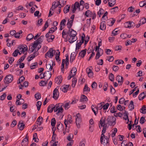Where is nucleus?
Returning a JSON list of instances; mask_svg holds the SVG:
<instances>
[{
  "mask_svg": "<svg viewBox=\"0 0 146 146\" xmlns=\"http://www.w3.org/2000/svg\"><path fill=\"white\" fill-rule=\"evenodd\" d=\"M26 54H25V55L21 56L18 60L17 62V63L19 64V63H21V62L23 61L26 57L25 55H26Z\"/></svg>",
  "mask_w": 146,
  "mask_h": 146,
  "instance_id": "obj_40",
  "label": "nucleus"
},
{
  "mask_svg": "<svg viewBox=\"0 0 146 146\" xmlns=\"http://www.w3.org/2000/svg\"><path fill=\"white\" fill-rule=\"evenodd\" d=\"M34 64L31 65L30 68L31 69H33L35 68L36 66L38 65V63L37 62H35L34 63Z\"/></svg>",
  "mask_w": 146,
  "mask_h": 146,
  "instance_id": "obj_58",
  "label": "nucleus"
},
{
  "mask_svg": "<svg viewBox=\"0 0 146 146\" xmlns=\"http://www.w3.org/2000/svg\"><path fill=\"white\" fill-rule=\"evenodd\" d=\"M13 80V76L11 74L6 76L4 79V82L5 84H8L11 82Z\"/></svg>",
  "mask_w": 146,
  "mask_h": 146,
  "instance_id": "obj_4",
  "label": "nucleus"
},
{
  "mask_svg": "<svg viewBox=\"0 0 146 146\" xmlns=\"http://www.w3.org/2000/svg\"><path fill=\"white\" fill-rule=\"evenodd\" d=\"M104 103V102H102L100 104H99L97 106V107L96 108V109L97 110V112H98V110H101L103 108V106L102 103Z\"/></svg>",
  "mask_w": 146,
  "mask_h": 146,
  "instance_id": "obj_29",
  "label": "nucleus"
},
{
  "mask_svg": "<svg viewBox=\"0 0 146 146\" xmlns=\"http://www.w3.org/2000/svg\"><path fill=\"white\" fill-rule=\"evenodd\" d=\"M47 81H41L40 82L39 85L41 86H44L47 84Z\"/></svg>",
  "mask_w": 146,
  "mask_h": 146,
  "instance_id": "obj_42",
  "label": "nucleus"
},
{
  "mask_svg": "<svg viewBox=\"0 0 146 146\" xmlns=\"http://www.w3.org/2000/svg\"><path fill=\"white\" fill-rule=\"evenodd\" d=\"M68 88V86L67 85H63L60 88V89L64 92H66Z\"/></svg>",
  "mask_w": 146,
  "mask_h": 146,
  "instance_id": "obj_20",
  "label": "nucleus"
},
{
  "mask_svg": "<svg viewBox=\"0 0 146 146\" xmlns=\"http://www.w3.org/2000/svg\"><path fill=\"white\" fill-rule=\"evenodd\" d=\"M105 21H103L100 23V28L102 30H104L105 29L106 26L105 25Z\"/></svg>",
  "mask_w": 146,
  "mask_h": 146,
  "instance_id": "obj_22",
  "label": "nucleus"
},
{
  "mask_svg": "<svg viewBox=\"0 0 146 146\" xmlns=\"http://www.w3.org/2000/svg\"><path fill=\"white\" fill-rule=\"evenodd\" d=\"M86 51L87 49H85L82 50L79 53V55H80L82 58H83L85 55Z\"/></svg>",
  "mask_w": 146,
  "mask_h": 146,
  "instance_id": "obj_26",
  "label": "nucleus"
},
{
  "mask_svg": "<svg viewBox=\"0 0 146 146\" xmlns=\"http://www.w3.org/2000/svg\"><path fill=\"white\" fill-rule=\"evenodd\" d=\"M63 105L62 104L59 103L56 104L55 106L54 111L56 112L57 111L56 114H57L60 113H62L63 112V109L62 107Z\"/></svg>",
  "mask_w": 146,
  "mask_h": 146,
  "instance_id": "obj_3",
  "label": "nucleus"
},
{
  "mask_svg": "<svg viewBox=\"0 0 146 146\" xmlns=\"http://www.w3.org/2000/svg\"><path fill=\"white\" fill-rule=\"evenodd\" d=\"M77 38L76 37H71L69 39V42L70 43H72L75 41L76 40Z\"/></svg>",
  "mask_w": 146,
  "mask_h": 146,
  "instance_id": "obj_32",
  "label": "nucleus"
},
{
  "mask_svg": "<svg viewBox=\"0 0 146 146\" xmlns=\"http://www.w3.org/2000/svg\"><path fill=\"white\" fill-rule=\"evenodd\" d=\"M115 4V0H109L108 4L110 7H113Z\"/></svg>",
  "mask_w": 146,
  "mask_h": 146,
  "instance_id": "obj_30",
  "label": "nucleus"
},
{
  "mask_svg": "<svg viewBox=\"0 0 146 146\" xmlns=\"http://www.w3.org/2000/svg\"><path fill=\"white\" fill-rule=\"evenodd\" d=\"M67 33L71 37H75L77 34V32L72 29H69Z\"/></svg>",
  "mask_w": 146,
  "mask_h": 146,
  "instance_id": "obj_7",
  "label": "nucleus"
},
{
  "mask_svg": "<svg viewBox=\"0 0 146 146\" xmlns=\"http://www.w3.org/2000/svg\"><path fill=\"white\" fill-rule=\"evenodd\" d=\"M77 43L76 44V50L79 49L81 47V46L82 44L81 43V41L80 40H77Z\"/></svg>",
  "mask_w": 146,
  "mask_h": 146,
  "instance_id": "obj_31",
  "label": "nucleus"
},
{
  "mask_svg": "<svg viewBox=\"0 0 146 146\" xmlns=\"http://www.w3.org/2000/svg\"><path fill=\"white\" fill-rule=\"evenodd\" d=\"M126 23H128V25L127 27L129 28L133 27V26H134L135 25L134 23L132 21L128 22Z\"/></svg>",
  "mask_w": 146,
  "mask_h": 146,
  "instance_id": "obj_41",
  "label": "nucleus"
},
{
  "mask_svg": "<svg viewBox=\"0 0 146 146\" xmlns=\"http://www.w3.org/2000/svg\"><path fill=\"white\" fill-rule=\"evenodd\" d=\"M56 120L54 118H53L51 120V123L52 126H54L56 124Z\"/></svg>",
  "mask_w": 146,
  "mask_h": 146,
  "instance_id": "obj_50",
  "label": "nucleus"
},
{
  "mask_svg": "<svg viewBox=\"0 0 146 146\" xmlns=\"http://www.w3.org/2000/svg\"><path fill=\"white\" fill-rule=\"evenodd\" d=\"M18 49L20 50V52H23L24 53L26 51L28 50V48L26 45L24 46H21L18 47Z\"/></svg>",
  "mask_w": 146,
  "mask_h": 146,
  "instance_id": "obj_9",
  "label": "nucleus"
},
{
  "mask_svg": "<svg viewBox=\"0 0 146 146\" xmlns=\"http://www.w3.org/2000/svg\"><path fill=\"white\" fill-rule=\"evenodd\" d=\"M116 119L113 116H108L107 119V124L110 126H114L115 124Z\"/></svg>",
  "mask_w": 146,
  "mask_h": 146,
  "instance_id": "obj_2",
  "label": "nucleus"
},
{
  "mask_svg": "<svg viewBox=\"0 0 146 146\" xmlns=\"http://www.w3.org/2000/svg\"><path fill=\"white\" fill-rule=\"evenodd\" d=\"M146 97V92H144L139 96V99L140 100H142L145 97Z\"/></svg>",
  "mask_w": 146,
  "mask_h": 146,
  "instance_id": "obj_18",
  "label": "nucleus"
},
{
  "mask_svg": "<svg viewBox=\"0 0 146 146\" xmlns=\"http://www.w3.org/2000/svg\"><path fill=\"white\" fill-rule=\"evenodd\" d=\"M119 67L117 66L114 65L113 66L112 69L115 72H116L119 69Z\"/></svg>",
  "mask_w": 146,
  "mask_h": 146,
  "instance_id": "obj_63",
  "label": "nucleus"
},
{
  "mask_svg": "<svg viewBox=\"0 0 146 146\" xmlns=\"http://www.w3.org/2000/svg\"><path fill=\"white\" fill-rule=\"evenodd\" d=\"M50 37L47 39V41L48 42H51L53 40L54 38V35H50Z\"/></svg>",
  "mask_w": 146,
  "mask_h": 146,
  "instance_id": "obj_55",
  "label": "nucleus"
},
{
  "mask_svg": "<svg viewBox=\"0 0 146 146\" xmlns=\"http://www.w3.org/2000/svg\"><path fill=\"white\" fill-rule=\"evenodd\" d=\"M146 5V1H141L139 3V5L140 7H143Z\"/></svg>",
  "mask_w": 146,
  "mask_h": 146,
  "instance_id": "obj_49",
  "label": "nucleus"
},
{
  "mask_svg": "<svg viewBox=\"0 0 146 146\" xmlns=\"http://www.w3.org/2000/svg\"><path fill=\"white\" fill-rule=\"evenodd\" d=\"M92 14V12L89 10H88L86 12L85 15L86 17H91Z\"/></svg>",
  "mask_w": 146,
  "mask_h": 146,
  "instance_id": "obj_36",
  "label": "nucleus"
},
{
  "mask_svg": "<svg viewBox=\"0 0 146 146\" xmlns=\"http://www.w3.org/2000/svg\"><path fill=\"white\" fill-rule=\"evenodd\" d=\"M107 128V124L104 123L103 126V129L102 131V134L101 135L104 136L105 135L104 134L106 132V131Z\"/></svg>",
  "mask_w": 146,
  "mask_h": 146,
  "instance_id": "obj_21",
  "label": "nucleus"
},
{
  "mask_svg": "<svg viewBox=\"0 0 146 146\" xmlns=\"http://www.w3.org/2000/svg\"><path fill=\"white\" fill-rule=\"evenodd\" d=\"M90 88H89L87 84H85L84 88V91H90Z\"/></svg>",
  "mask_w": 146,
  "mask_h": 146,
  "instance_id": "obj_48",
  "label": "nucleus"
},
{
  "mask_svg": "<svg viewBox=\"0 0 146 146\" xmlns=\"http://www.w3.org/2000/svg\"><path fill=\"white\" fill-rule=\"evenodd\" d=\"M27 134L23 140L21 142V145L22 146H25L28 143L29 140Z\"/></svg>",
  "mask_w": 146,
  "mask_h": 146,
  "instance_id": "obj_13",
  "label": "nucleus"
},
{
  "mask_svg": "<svg viewBox=\"0 0 146 146\" xmlns=\"http://www.w3.org/2000/svg\"><path fill=\"white\" fill-rule=\"evenodd\" d=\"M17 123V121L16 120H14L12 122L11 124V127H14Z\"/></svg>",
  "mask_w": 146,
  "mask_h": 146,
  "instance_id": "obj_61",
  "label": "nucleus"
},
{
  "mask_svg": "<svg viewBox=\"0 0 146 146\" xmlns=\"http://www.w3.org/2000/svg\"><path fill=\"white\" fill-rule=\"evenodd\" d=\"M110 90L112 94H114L115 92V90L114 88H113L112 86L111 85L110 86Z\"/></svg>",
  "mask_w": 146,
  "mask_h": 146,
  "instance_id": "obj_54",
  "label": "nucleus"
},
{
  "mask_svg": "<svg viewBox=\"0 0 146 146\" xmlns=\"http://www.w3.org/2000/svg\"><path fill=\"white\" fill-rule=\"evenodd\" d=\"M76 123L78 128L80 127V123L82 121L81 115L79 113H78L76 116Z\"/></svg>",
  "mask_w": 146,
  "mask_h": 146,
  "instance_id": "obj_5",
  "label": "nucleus"
},
{
  "mask_svg": "<svg viewBox=\"0 0 146 146\" xmlns=\"http://www.w3.org/2000/svg\"><path fill=\"white\" fill-rule=\"evenodd\" d=\"M91 67H90L89 68H87L86 69V72L88 74V76L89 77H91L92 76L93 73L91 69Z\"/></svg>",
  "mask_w": 146,
  "mask_h": 146,
  "instance_id": "obj_15",
  "label": "nucleus"
},
{
  "mask_svg": "<svg viewBox=\"0 0 146 146\" xmlns=\"http://www.w3.org/2000/svg\"><path fill=\"white\" fill-rule=\"evenodd\" d=\"M77 69L76 67L72 68L70 71V73L69 74L70 78L68 79V80H70L71 78L73 77L76 74Z\"/></svg>",
  "mask_w": 146,
  "mask_h": 146,
  "instance_id": "obj_10",
  "label": "nucleus"
},
{
  "mask_svg": "<svg viewBox=\"0 0 146 146\" xmlns=\"http://www.w3.org/2000/svg\"><path fill=\"white\" fill-rule=\"evenodd\" d=\"M73 21L72 20H70V19L68 20V22L67 23V27L69 29H71L72 26V25Z\"/></svg>",
  "mask_w": 146,
  "mask_h": 146,
  "instance_id": "obj_28",
  "label": "nucleus"
},
{
  "mask_svg": "<svg viewBox=\"0 0 146 146\" xmlns=\"http://www.w3.org/2000/svg\"><path fill=\"white\" fill-rule=\"evenodd\" d=\"M67 121L70 123H72V118L71 116L70 115H69L68 116V118L67 119Z\"/></svg>",
  "mask_w": 146,
  "mask_h": 146,
  "instance_id": "obj_47",
  "label": "nucleus"
},
{
  "mask_svg": "<svg viewBox=\"0 0 146 146\" xmlns=\"http://www.w3.org/2000/svg\"><path fill=\"white\" fill-rule=\"evenodd\" d=\"M104 12V11L102 8H101L100 9L99 11L98 12V15L99 16V17H100L101 15L103 14Z\"/></svg>",
  "mask_w": 146,
  "mask_h": 146,
  "instance_id": "obj_46",
  "label": "nucleus"
},
{
  "mask_svg": "<svg viewBox=\"0 0 146 146\" xmlns=\"http://www.w3.org/2000/svg\"><path fill=\"white\" fill-rule=\"evenodd\" d=\"M75 56L76 55L75 52H73L71 54L70 58V62L71 63H72L75 59Z\"/></svg>",
  "mask_w": 146,
  "mask_h": 146,
  "instance_id": "obj_24",
  "label": "nucleus"
},
{
  "mask_svg": "<svg viewBox=\"0 0 146 146\" xmlns=\"http://www.w3.org/2000/svg\"><path fill=\"white\" fill-rule=\"evenodd\" d=\"M40 43L39 42H38V41H35L34 44L32 46L33 48H34L35 49H36V48L38 46V45Z\"/></svg>",
  "mask_w": 146,
  "mask_h": 146,
  "instance_id": "obj_44",
  "label": "nucleus"
},
{
  "mask_svg": "<svg viewBox=\"0 0 146 146\" xmlns=\"http://www.w3.org/2000/svg\"><path fill=\"white\" fill-rule=\"evenodd\" d=\"M18 52H19V50L18 49H16L12 54V55L14 57L17 56L18 55Z\"/></svg>",
  "mask_w": 146,
  "mask_h": 146,
  "instance_id": "obj_45",
  "label": "nucleus"
},
{
  "mask_svg": "<svg viewBox=\"0 0 146 146\" xmlns=\"http://www.w3.org/2000/svg\"><path fill=\"white\" fill-rule=\"evenodd\" d=\"M97 86V84L95 82H94L92 84V87L93 90L96 89Z\"/></svg>",
  "mask_w": 146,
  "mask_h": 146,
  "instance_id": "obj_52",
  "label": "nucleus"
},
{
  "mask_svg": "<svg viewBox=\"0 0 146 146\" xmlns=\"http://www.w3.org/2000/svg\"><path fill=\"white\" fill-rule=\"evenodd\" d=\"M54 64V62L52 61H51L49 64H46V67L47 69H48L50 71L52 70V69Z\"/></svg>",
  "mask_w": 146,
  "mask_h": 146,
  "instance_id": "obj_14",
  "label": "nucleus"
},
{
  "mask_svg": "<svg viewBox=\"0 0 146 146\" xmlns=\"http://www.w3.org/2000/svg\"><path fill=\"white\" fill-rule=\"evenodd\" d=\"M70 6H68V5H66L64 9V12L65 13H66L69 12L70 9Z\"/></svg>",
  "mask_w": 146,
  "mask_h": 146,
  "instance_id": "obj_34",
  "label": "nucleus"
},
{
  "mask_svg": "<svg viewBox=\"0 0 146 146\" xmlns=\"http://www.w3.org/2000/svg\"><path fill=\"white\" fill-rule=\"evenodd\" d=\"M116 80L118 81V82L122 83L123 80V78L122 76L118 75L116 77Z\"/></svg>",
  "mask_w": 146,
  "mask_h": 146,
  "instance_id": "obj_25",
  "label": "nucleus"
},
{
  "mask_svg": "<svg viewBox=\"0 0 146 146\" xmlns=\"http://www.w3.org/2000/svg\"><path fill=\"white\" fill-rule=\"evenodd\" d=\"M54 50H53L52 48H50L48 52L45 54V57L46 58V56H48L49 57L52 58L53 56V52H54Z\"/></svg>",
  "mask_w": 146,
  "mask_h": 146,
  "instance_id": "obj_8",
  "label": "nucleus"
},
{
  "mask_svg": "<svg viewBox=\"0 0 146 146\" xmlns=\"http://www.w3.org/2000/svg\"><path fill=\"white\" fill-rule=\"evenodd\" d=\"M70 104L69 102L66 103L63 107L65 108V110H67L70 107Z\"/></svg>",
  "mask_w": 146,
  "mask_h": 146,
  "instance_id": "obj_53",
  "label": "nucleus"
},
{
  "mask_svg": "<svg viewBox=\"0 0 146 146\" xmlns=\"http://www.w3.org/2000/svg\"><path fill=\"white\" fill-rule=\"evenodd\" d=\"M123 61L121 60H115V64L117 65L119 64H123Z\"/></svg>",
  "mask_w": 146,
  "mask_h": 146,
  "instance_id": "obj_38",
  "label": "nucleus"
},
{
  "mask_svg": "<svg viewBox=\"0 0 146 146\" xmlns=\"http://www.w3.org/2000/svg\"><path fill=\"white\" fill-rule=\"evenodd\" d=\"M115 21V19L113 18H111L110 19L108 20V21L107 23H108L109 22H110V24L109 25L110 26H112L113 25Z\"/></svg>",
  "mask_w": 146,
  "mask_h": 146,
  "instance_id": "obj_27",
  "label": "nucleus"
},
{
  "mask_svg": "<svg viewBox=\"0 0 146 146\" xmlns=\"http://www.w3.org/2000/svg\"><path fill=\"white\" fill-rule=\"evenodd\" d=\"M35 97L37 99V100L40 99L41 98L40 94L39 93L36 94L35 95Z\"/></svg>",
  "mask_w": 146,
  "mask_h": 146,
  "instance_id": "obj_59",
  "label": "nucleus"
},
{
  "mask_svg": "<svg viewBox=\"0 0 146 146\" xmlns=\"http://www.w3.org/2000/svg\"><path fill=\"white\" fill-rule=\"evenodd\" d=\"M41 105L42 102H41L40 101H38L37 102L36 105L37 107V108L38 111L40 110Z\"/></svg>",
  "mask_w": 146,
  "mask_h": 146,
  "instance_id": "obj_43",
  "label": "nucleus"
},
{
  "mask_svg": "<svg viewBox=\"0 0 146 146\" xmlns=\"http://www.w3.org/2000/svg\"><path fill=\"white\" fill-rule=\"evenodd\" d=\"M57 88V87L55 88L53 92V98L55 99H57L59 94Z\"/></svg>",
  "mask_w": 146,
  "mask_h": 146,
  "instance_id": "obj_11",
  "label": "nucleus"
},
{
  "mask_svg": "<svg viewBox=\"0 0 146 146\" xmlns=\"http://www.w3.org/2000/svg\"><path fill=\"white\" fill-rule=\"evenodd\" d=\"M55 106L54 105L51 104L50 105L48 108L47 112L48 113H51L53 110L55 109Z\"/></svg>",
  "mask_w": 146,
  "mask_h": 146,
  "instance_id": "obj_17",
  "label": "nucleus"
},
{
  "mask_svg": "<svg viewBox=\"0 0 146 146\" xmlns=\"http://www.w3.org/2000/svg\"><path fill=\"white\" fill-rule=\"evenodd\" d=\"M42 19H40L38 21L37 25H38V26H41L42 24Z\"/></svg>",
  "mask_w": 146,
  "mask_h": 146,
  "instance_id": "obj_62",
  "label": "nucleus"
},
{
  "mask_svg": "<svg viewBox=\"0 0 146 146\" xmlns=\"http://www.w3.org/2000/svg\"><path fill=\"white\" fill-rule=\"evenodd\" d=\"M25 126V125L22 122H21V121H19L18 125V127L20 130H23Z\"/></svg>",
  "mask_w": 146,
  "mask_h": 146,
  "instance_id": "obj_16",
  "label": "nucleus"
},
{
  "mask_svg": "<svg viewBox=\"0 0 146 146\" xmlns=\"http://www.w3.org/2000/svg\"><path fill=\"white\" fill-rule=\"evenodd\" d=\"M36 51V49H35L32 46L31 48L29 47L28 52L29 53H31L33 52L34 50Z\"/></svg>",
  "mask_w": 146,
  "mask_h": 146,
  "instance_id": "obj_60",
  "label": "nucleus"
},
{
  "mask_svg": "<svg viewBox=\"0 0 146 146\" xmlns=\"http://www.w3.org/2000/svg\"><path fill=\"white\" fill-rule=\"evenodd\" d=\"M140 110H141L140 112L141 113L143 114L146 113V111H146V107L145 106H142L141 109H140Z\"/></svg>",
  "mask_w": 146,
  "mask_h": 146,
  "instance_id": "obj_33",
  "label": "nucleus"
},
{
  "mask_svg": "<svg viewBox=\"0 0 146 146\" xmlns=\"http://www.w3.org/2000/svg\"><path fill=\"white\" fill-rule=\"evenodd\" d=\"M33 37V35H32V34H30L27 35L26 38V40L28 41H29L31 39H32Z\"/></svg>",
  "mask_w": 146,
  "mask_h": 146,
  "instance_id": "obj_39",
  "label": "nucleus"
},
{
  "mask_svg": "<svg viewBox=\"0 0 146 146\" xmlns=\"http://www.w3.org/2000/svg\"><path fill=\"white\" fill-rule=\"evenodd\" d=\"M105 119L106 118H103V117H102L100 121V123L99 125L103 126L104 123H105Z\"/></svg>",
  "mask_w": 146,
  "mask_h": 146,
  "instance_id": "obj_37",
  "label": "nucleus"
},
{
  "mask_svg": "<svg viewBox=\"0 0 146 146\" xmlns=\"http://www.w3.org/2000/svg\"><path fill=\"white\" fill-rule=\"evenodd\" d=\"M129 108L130 110H132L134 109L133 102V101H131L130 103L129 106Z\"/></svg>",
  "mask_w": 146,
  "mask_h": 146,
  "instance_id": "obj_35",
  "label": "nucleus"
},
{
  "mask_svg": "<svg viewBox=\"0 0 146 146\" xmlns=\"http://www.w3.org/2000/svg\"><path fill=\"white\" fill-rule=\"evenodd\" d=\"M77 82V80L75 78H73V80L72 81V87L74 88Z\"/></svg>",
  "mask_w": 146,
  "mask_h": 146,
  "instance_id": "obj_57",
  "label": "nucleus"
},
{
  "mask_svg": "<svg viewBox=\"0 0 146 146\" xmlns=\"http://www.w3.org/2000/svg\"><path fill=\"white\" fill-rule=\"evenodd\" d=\"M141 22H142V24L145 23H146V19L145 18H143L141 19L139 21V22H141Z\"/></svg>",
  "mask_w": 146,
  "mask_h": 146,
  "instance_id": "obj_64",
  "label": "nucleus"
},
{
  "mask_svg": "<svg viewBox=\"0 0 146 146\" xmlns=\"http://www.w3.org/2000/svg\"><path fill=\"white\" fill-rule=\"evenodd\" d=\"M38 54V52H35L33 54H31L28 58L27 59H28V61L29 62L32 60L33 58H34L35 56H37Z\"/></svg>",
  "mask_w": 146,
  "mask_h": 146,
  "instance_id": "obj_12",
  "label": "nucleus"
},
{
  "mask_svg": "<svg viewBox=\"0 0 146 146\" xmlns=\"http://www.w3.org/2000/svg\"><path fill=\"white\" fill-rule=\"evenodd\" d=\"M124 114V116H125L126 117L125 118L124 117V118L125 119V120H126L127 119L128 120V122H127V123H128V121H129V119H128V112H126V111H125Z\"/></svg>",
  "mask_w": 146,
  "mask_h": 146,
  "instance_id": "obj_51",
  "label": "nucleus"
},
{
  "mask_svg": "<svg viewBox=\"0 0 146 146\" xmlns=\"http://www.w3.org/2000/svg\"><path fill=\"white\" fill-rule=\"evenodd\" d=\"M117 129L116 128H114L113 129V131L111 134V137H113L115 136V134L117 133Z\"/></svg>",
  "mask_w": 146,
  "mask_h": 146,
  "instance_id": "obj_56",
  "label": "nucleus"
},
{
  "mask_svg": "<svg viewBox=\"0 0 146 146\" xmlns=\"http://www.w3.org/2000/svg\"><path fill=\"white\" fill-rule=\"evenodd\" d=\"M101 143L103 146H108L109 145V139L107 137L101 135L100 138Z\"/></svg>",
  "mask_w": 146,
  "mask_h": 146,
  "instance_id": "obj_1",
  "label": "nucleus"
},
{
  "mask_svg": "<svg viewBox=\"0 0 146 146\" xmlns=\"http://www.w3.org/2000/svg\"><path fill=\"white\" fill-rule=\"evenodd\" d=\"M51 73L48 71L46 72H45L43 74V77H41L40 78L42 79L43 78H45V80H46L47 81L49 80L51 76Z\"/></svg>",
  "mask_w": 146,
  "mask_h": 146,
  "instance_id": "obj_6",
  "label": "nucleus"
},
{
  "mask_svg": "<svg viewBox=\"0 0 146 146\" xmlns=\"http://www.w3.org/2000/svg\"><path fill=\"white\" fill-rule=\"evenodd\" d=\"M88 101V99L86 96L84 95H82L81 96V99L80 101L81 102L87 101Z\"/></svg>",
  "mask_w": 146,
  "mask_h": 146,
  "instance_id": "obj_23",
  "label": "nucleus"
},
{
  "mask_svg": "<svg viewBox=\"0 0 146 146\" xmlns=\"http://www.w3.org/2000/svg\"><path fill=\"white\" fill-rule=\"evenodd\" d=\"M62 80V77L61 76H58L55 79V81L56 83L60 84Z\"/></svg>",
  "mask_w": 146,
  "mask_h": 146,
  "instance_id": "obj_19",
  "label": "nucleus"
}]
</instances>
